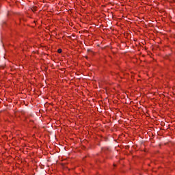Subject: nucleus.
I'll return each instance as SVG.
<instances>
[{"mask_svg": "<svg viewBox=\"0 0 175 175\" xmlns=\"http://www.w3.org/2000/svg\"><path fill=\"white\" fill-rule=\"evenodd\" d=\"M57 52L59 53V54H61V53H62V49H59L57 50Z\"/></svg>", "mask_w": 175, "mask_h": 175, "instance_id": "f257e3e1", "label": "nucleus"}, {"mask_svg": "<svg viewBox=\"0 0 175 175\" xmlns=\"http://www.w3.org/2000/svg\"><path fill=\"white\" fill-rule=\"evenodd\" d=\"M105 150H106V148L103 149V151H105Z\"/></svg>", "mask_w": 175, "mask_h": 175, "instance_id": "f03ea898", "label": "nucleus"}, {"mask_svg": "<svg viewBox=\"0 0 175 175\" xmlns=\"http://www.w3.org/2000/svg\"><path fill=\"white\" fill-rule=\"evenodd\" d=\"M174 2H175V0H174Z\"/></svg>", "mask_w": 175, "mask_h": 175, "instance_id": "7ed1b4c3", "label": "nucleus"}, {"mask_svg": "<svg viewBox=\"0 0 175 175\" xmlns=\"http://www.w3.org/2000/svg\"><path fill=\"white\" fill-rule=\"evenodd\" d=\"M107 150H109V148H107Z\"/></svg>", "mask_w": 175, "mask_h": 175, "instance_id": "20e7f679", "label": "nucleus"}]
</instances>
